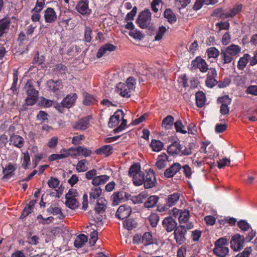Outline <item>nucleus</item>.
<instances>
[{
	"instance_id": "1",
	"label": "nucleus",
	"mask_w": 257,
	"mask_h": 257,
	"mask_svg": "<svg viewBox=\"0 0 257 257\" xmlns=\"http://www.w3.org/2000/svg\"><path fill=\"white\" fill-rule=\"evenodd\" d=\"M170 214L175 218H178L180 225H184L188 229L193 228V223L189 220L190 212L188 210L178 209L175 207L171 210Z\"/></svg>"
},
{
	"instance_id": "2",
	"label": "nucleus",
	"mask_w": 257,
	"mask_h": 257,
	"mask_svg": "<svg viewBox=\"0 0 257 257\" xmlns=\"http://www.w3.org/2000/svg\"><path fill=\"white\" fill-rule=\"evenodd\" d=\"M241 47L235 44H231L226 48L222 49L220 56L224 64L231 62L233 57L237 56L241 52Z\"/></svg>"
},
{
	"instance_id": "3",
	"label": "nucleus",
	"mask_w": 257,
	"mask_h": 257,
	"mask_svg": "<svg viewBox=\"0 0 257 257\" xmlns=\"http://www.w3.org/2000/svg\"><path fill=\"white\" fill-rule=\"evenodd\" d=\"M128 174L133 177L134 184L136 186H140L143 184V173L141 171V166L138 163L132 165L130 168Z\"/></svg>"
},
{
	"instance_id": "4",
	"label": "nucleus",
	"mask_w": 257,
	"mask_h": 257,
	"mask_svg": "<svg viewBox=\"0 0 257 257\" xmlns=\"http://www.w3.org/2000/svg\"><path fill=\"white\" fill-rule=\"evenodd\" d=\"M151 13L148 9L140 13L137 19V23L140 28L146 29L151 27Z\"/></svg>"
},
{
	"instance_id": "5",
	"label": "nucleus",
	"mask_w": 257,
	"mask_h": 257,
	"mask_svg": "<svg viewBox=\"0 0 257 257\" xmlns=\"http://www.w3.org/2000/svg\"><path fill=\"white\" fill-rule=\"evenodd\" d=\"M77 98V95L76 93L73 95L69 94L64 98L61 101V104H58L55 106V108L60 112H63V107L69 108L71 107L75 102Z\"/></svg>"
},
{
	"instance_id": "6",
	"label": "nucleus",
	"mask_w": 257,
	"mask_h": 257,
	"mask_svg": "<svg viewBox=\"0 0 257 257\" xmlns=\"http://www.w3.org/2000/svg\"><path fill=\"white\" fill-rule=\"evenodd\" d=\"M188 230L184 225H179L174 230V239L177 243L183 244L186 240V234Z\"/></svg>"
},
{
	"instance_id": "7",
	"label": "nucleus",
	"mask_w": 257,
	"mask_h": 257,
	"mask_svg": "<svg viewBox=\"0 0 257 257\" xmlns=\"http://www.w3.org/2000/svg\"><path fill=\"white\" fill-rule=\"evenodd\" d=\"M143 184L145 188H151L154 187L156 183V179L154 175V172L151 169H150L144 176L143 174Z\"/></svg>"
},
{
	"instance_id": "8",
	"label": "nucleus",
	"mask_w": 257,
	"mask_h": 257,
	"mask_svg": "<svg viewBox=\"0 0 257 257\" xmlns=\"http://www.w3.org/2000/svg\"><path fill=\"white\" fill-rule=\"evenodd\" d=\"M244 237L238 234L232 237L230 240L231 247L234 250H238L243 247Z\"/></svg>"
},
{
	"instance_id": "9",
	"label": "nucleus",
	"mask_w": 257,
	"mask_h": 257,
	"mask_svg": "<svg viewBox=\"0 0 257 257\" xmlns=\"http://www.w3.org/2000/svg\"><path fill=\"white\" fill-rule=\"evenodd\" d=\"M177 224V221L172 217H166L163 221V226L168 232L174 230L178 226Z\"/></svg>"
},
{
	"instance_id": "10",
	"label": "nucleus",
	"mask_w": 257,
	"mask_h": 257,
	"mask_svg": "<svg viewBox=\"0 0 257 257\" xmlns=\"http://www.w3.org/2000/svg\"><path fill=\"white\" fill-rule=\"evenodd\" d=\"M131 212L132 209L129 206L123 205L118 207L115 215L119 219L122 220L128 217Z\"/></svg>"
},
{
	"instance_id": "11",
	"label": "nucleus",
	"mask_w": 257,
	"mask_h": 257,
	"mask_svg": "<svg viewBox=\"0 0 257 257\" xmlns=\"http://www.w3.org/2000/svg\"><path fill=\"white\" fill-rule=\"evenodd\" d=\"M217 77V72L213 68L209 69L208 73L206 80V85L208 87L212 88L217 84L215 77Z\"/></svg>"
},
{
	"instance_id": "12",
	"label": "nucleus",
	"mask_w": 257,
	"mask_h": 257,
	"mask_svg": "<svg viewBox=\"0 0 257 257\" xmlns=\"http://www.w3.org/2000/svg\"><path fill=\"white\" fill-rule=\"evenodd\" d=\"M218 101L222 103L220 106V112L222 115L227 114L229 111L228 105L230 104L231 99L228 96L225 95L218 98Z\"/></svg>"
},
{
	"instance_id": "13",
	"label": "nucleus",
	"mask_w": 257,
	"mask_h": 257,
	"mask_svg": "<svg viewBox=\"0 0 257 257\" xmlns=\"http://www.w3.org/2000/svg\"><path fill=\"white\" fill-rule=\"evenodd\" d=\"M124 116L123 112L120 109L117 110L113 115H112L108 122V126L110 127H113L117 126L120 119Z\"/></svg>"
},
{
	"instance_id": "14",
	"label": "nucleus",
	"mask_w": 257,
	"mask_h": 257,
	"mask_svg": "<svg viewBox=\"0 0 257 257\" xmlns=\"http://www.w3.org/2000/svg\"><path fill=\"white\" fill-rule=\"evenodd\" d=\"M44 17L47 23H54L57 19V16L54 10L52 8H48L44 11Z\"/></svg>"
},
{
	"instance_id": "15",
	"label": "nucleus",
	"mask_w": 257,
	"mask_h": 257,
	"mask_svg": "<svg viewBox=\"0 0 257 257\" xmlns=\"http://www.w3.org/2000/svg\"><path fill=\"white\" fill-rule=\"evenodd\" d=\"M89 126V117H85L75 122L73 125V127L77 131H84L86 130Z\"/></svg>"
},
{
	"instance_id": "16",
	"label": "nucleus",
	"mask_w": 257,
	"mask_h": 257,
	"mask_svg": "<svg viewBox=\"0 0 257 257\" xmlns=\"http://www.w3.org/2000/svg\"><path fill=\"white\" fill-rule=\"evenodd\" d=\"M126 193L122 191L115 192L111 196V200L113 206H116L124 200Z\"/></svg>"
},
{
	"instance_id": "17",
	"label": "nucleus",
	"mask_w": 257,
	"mask_h": 257,
	"mask_svg": "<svg viewBox=\"0 0 257 257\" xmlns=\"http://www.w3.org/2000/svg\"><path fill=\"white\" fill-rule=\"evenodd\" d=\"M181 169V166L179 163H176L172 165L170 167L166 169L164 172V175L168 178L174 176Z\"/></svg>"
},
{
	"instance_id": "18",
	"label": "nucleus",
	"mask_w": 257,
	"mask_h": 257,
	"mask_svg": "<svg viewBox=\"0 0 257 257\" xmlns=\"http://www.w3.org/2000/svg\"><path fill=\"white\" fill-rule=\"evenodd\" d=\"M47 85L49 89L56 94H58L63 87L60 80L55 81L52 79L50 80L47 82Z\"/></svg>"
},
{
	"instance_id": "19",
	"label": "nucleus",
	"mask_w": 257,
	"mask_h": 257,
	"mask_svg": "<svg viewBox=\"0 0 257 257\" xmlns=\"http://www.w3.org/2000/svg\"><path fill=\"white\" fill-rule=\"evenodd\" d=\"M182 148L179 142L175 141L169 145L167 148V152L171 155H179L181 152V149Z\"/></svg>"
},
{
	"instance_id": "20",
	"label": "nucleus",
	"mask_w": 257,
	"mask_h": 257,
	"mask_svg": "<svg viewBox=\"0 0 257 257\" xmlns=\"http://www.w3.org/2000/svg\"><path fill=\"white\" fill-rule=\"evenodd\" d=\"M15 170L16 168L12 164H9L6 166L5 168H3V172L4 176L3 177L2 180L6 181L13 177Z\"/></svg>"
},
{
	"instance_id": "21",
	"label": "nucleus",
	"mask_w": 257,
	"mask_h": 257,
	"mask_svg": "<svg viewBox=\"0 0 257 257\" xmlns=\"http://www.w3.org/2000/svg\"><path fill=\"white\" fill-rule=\"evenodd\" d=\"M117 92L121 96L124 97H130L132 95V92L128 89V87L125 83H119L117 86Z\"/></svg>"
},
{
	"instance_id": "22",
	"label": "nucleus",
	"mask_w": 257,
	"mask_h": 257,
	"mask_svg": "<svg viewBox=\"0 0 257 257\" xmlns=\"http://www.w3.org/2000/svg\"><path fill=\"white\" fill-rule=\"evenodd\" d=\"M10 141L15 146L21 148L24 145V139L21 136L15 134H10Z\"/></svg>"
},
{
	"instance_id": "23",
	"label": "nucleus",
	"mask_w": 257,
	"mask_h": 257,
	"mask_svg": "<svg viewBox=\"0 0 257 257\" xmlns=\"http://www.w3.org/2000/svg\"><path fill=\"white\" fill-rule=\"evenodd\" d=\"M25 89L27 91L28 96L34 97H38L39 92L33 87V80H29L27 81L25 86Z\"/></svg>"
},
{
	"instance_id": "24",
	"label": "nucleus",
	"mask_w": 257,
	"mask_h": 257,
	"mask_svg": "<svg viewBox=\"0 0 257 257\" xmlns=\"http://www.w3.org/2000/svg\"><path fill=\"white\" fill-rule=\"evenodd\" d=\"M116 47L111 44H106L102 46L97 53L96 56L99 58L101 57L106 52H111L115 50Z\"/></svg>"
},
{
	"instance_id": "25",
	"label": "nucleus",
	"mask_w": 257,
	"mask_h": 257,
	"mask_svg": "<svg viewBox=\"0 0 257 257\" xmlns=\"http://www.w3.org/2000/svg\"><path fill=\"white\" fill-rule=\"evenodd\" d=\"M76 9L79 13L82 15L88 14L89 11L88 1L83 0L79 2L76 7Z\"/></svg>"
},
{
	"instance_id": "26",
	"label": "nucleus",
	"mask_w": 257,
	"mask_h": 257,
	"mask_svg": "<svg viewBox=\"0 0 257 257\" xmlns=\"http://www.w3.org/2000/svg\"><path fill=\"white\" fill-rule=\"evenodd\" d=\"M102 190L99 187H93L91 189L89 194V200L90 203H93L95 200L100 198Z\"/></svg>"
},
{
	"instance_id": "27",
	"label": "nucleus",
	"mask_w": 257,
	"mask_h": 257,
	"mask_svg": "<svg viewBox=\"0 0 257 257\" xmlns=\"http://www.w3.org/2000/svg\"><path fill=\"white\" fill-rule=\"evenodd\" d=\"M109 179V176L106 175H99L95 176L93 178L91 183L97 187L98 186L104 184Z\"/></svg>"
},
{
	"instance_id": "28",
	"label": "nucleus",
	"mask_w": 257,
	"mask_h": 257,
	"mask_svg": "<svg viewBox=\"0 0 257 257\" xmlns=\"http://www.w3.org/2000/svg\"><path fill=\"white\" fill-rule=\"evenodd\" d=\"M242 8V5L241 4L236 5L232 9L230 10L229 12L223 13L221 15L222 18H227L229 17H233L236 14L241 12Z\"/></svg>"
},
{
	"instance_id": "29",
	"label": "nucleus",
	"mask_w": 257,
	"mask_h": 257,
	"mask_svg": "<svg viewBox=\"0 0 257 257\" xmlns=\"http://www.w3.org/2000/svg\"><path fill=\"white\" fill-rule=\"evenodd\" d=\"M192 64L194 66H196L202 72H206L208 70H209L207 64L203 59H197L192 62Z\"/></svg>"
},
{
	"instance_id": "30",
	"label": "nucleus",
	"mask_w": 257,
	"mask_h": 257,
	"mask_svg": "<svg viewBox=\"0 0 257 257\" xmlns=\"http://www.w3.org/2000/svg\"><path fill=\"white\" fill-rule=\"evenodd\" d=\"M168 162V156L165 153L159 155L156 163V166L159 169L165 168Z\"/></svg>"
},
{
	"instance_id": "31",
	"label": "nucleus",
	"mask_w": 257,
	"mask_h": 257,
	"mask_svg": "<svg viewBox=\"0 0 257 257\" xmlns=\"http://www.w3.org/2000/svg\"><path fill=\"white\" fill-rule=\"evenodd\" d=\"M106 201L102 197L98 199L96 202V206L95 210L97 213H101L104 212L106 208Z\"/></svg>"
},
{
	"instance_id": "32",
	"label": "nucleus",
	"mask_w": 257,
	"mask_h": 257,
	"mask_svg": "<svg viewBox=\"0 0 257 257\" xmlns=\"http://www.w3.org/2000/svg\"><path fill=\"white\" fill-rule=\"evenodd\" d=\"M180 197V195L178 193H173L168 197L166 201V207L169 208L174 206L178 201Z\"/></svg>"
},
{
	"instance_id": "33",
	"label": "nucleus",
	"mask_w": 257,
	"mask_h": 257,
	"mask_svg": "<svg viewBox=\"0 0 257 257\" xmlns=\"http://www.w3.org/2000/svg\"><path fill=\"white\" fill-rule=\"evenodd\" d=\"M250 56L248 54H244L240 57L237 62V67L239 70H242L246 67Z\"/></svg>"
},
{
	"instance_id": "34",
	"label": "nucleus",
	"mask_w": 257,
	"mask_h": 257,
	"mask_svg": "<svg viewBox=\"0 0 257 257\" xmlns=\"http://www.w3.org/2000/svg\"><path fill=\"white\" fill-rule=\"evenodd\" d=\"M10 25V22L9 20L4 19L0 21V38H2L4 34L8 32Z\"/></svg>"
},
{
	"instance_id": "35",
	"label": "nucleus",
	"mask_w": 257,
	"mask_h": 257,
	"mask_svg": "<svg viewBox=\"0 0 257 257\" xmlns=\"http://www.w3.org/2000/svg\"><path fill=\"white\" fill-rule=\"evenodd\" d=\"M229 251L227 246L215 247L213 249L214 253L219 257H225Z\"/></svg>"
},
{
	"instance_id": "36",
	"label": "nucleus",
	"mask_w": 257,
	"mask_h": 257,
	"mask_svg": "<svg viewBox=\"0 0 257 257\" xmlns=\"http://www.w3.org/2000/svg\"><path fill=\"white\" fill-rule=\"evenodd\" d=\"M142 243L146 247L154 243L153 237L150 232H145L142 236Z\"/></svg>"
},
{
	"instance_id": "37",
	"label": "nucleus",
	"mask_w": 257,
	"mask_h": 257,
	"mask_svg": "<svg viewBox=\"0 0 257 257\" xmlns=\"http://www.w3.org/2000/svg\"><path fill=\"white\" fill-rule=\"evenodd\" d=\"M87 241V237L84 234H80L77 236L74 241V246L77 248L81 247Z\"/></svg>"
},
{
	"instance_id": "38",
	"label": "nucleus",
	"mask_w": 257,
	"mask_h": 257,
	"mask_svg": "<svg viewBox=\"0 0 257 257\" xmlns=\"http://www.w3.org/2000/svg\"><path fill=\"white\" fill-rule=\"evenodd\" d=\"M206 98L205 94L202 91H198L196 93V102L197 106L202 107L204 106Z\"/></svg>"
},
{
	"instance_id": "39",
	"label": "nucleus",
	"mask_w": 257,
	"mask_h": 257,
	"mask_svg": "<svg viewBox=\"0 0 257 257\" xmlns=\"http://www.w3.org/2000/svg\"><path fill=\"white\" fill-rule=\"evenodd\" d=\"M159 197L156 195L150 196L145 202L144 206L146 208H152L157 204Z\"/></svg>"
},
{
	"instance_id": "40",
	"label": "nucleus",
	"mask_w": 257,
	"mask_h": 257,
	"mask_svg": "<svg viewBox=\"0 0 257 257\" xmlns=\"http://www.w3.org/2000/svg\"><path fill=\"white\" fill-rule=\"evenodd\" d=\"M88 162L85 159L80 160L76 166V170L78 172H84L87 170Z\"/></svg>"
},
{
	"instance_id": "41",
	"label": "nucleus",
	"mask_w": 257,
	"mask_h": 257,
	"mask_svg": "<svg viewBox=\"0 0 257 257\" xmlns=\"http://www.w3.org/2000/svg\"><path fill=\"white\" fill-rule=\"evenodd\" d=\"M35 201H31L29 202V204L24 208L23 211L21 215V218H24L27 216L30 213H31L34 209Z\"/></svg>"
},
{
	"instance_id": "42",
	"label": "nucleus",
	"mask_w": 257,
	"mask_h": 257,
	"mask_svg": "<svg viewBox=\"0 0 257 257\" xmlns=\"http://www.w3.org/2000/svg\"><path fill=\"white\" fill-rule=\"evenodd\" d=\"M84 100L83 103L86 105H90L94 104L96 101L95 98L92 95L87 93V92L83 93Z\"/></svg>"
},
{
	"instance_id": "43",
	"label": "nucleus",
	"mask_w": 257,
	"mask_h": 257,
	"mask_svg": "<svg viewBox=\"0 0 257 257\" xmlns=\"http://www.w3.org/2000/svg\"><path fill=\"white\" fill-rule=\"evenodd\" d=\"M147 196L148 194L146 192H142L138 195L133 196L132 200L134 204L142 203Z\"/></svg>"
},
{
	"instance_id": "44",
	"label": "nucleus",
	"mask_w": 257,
	"mask_h": 257,
	"mask_svg": "<svg viewBox=\"0 0 257 257\" xmlns=\"http://www.w3.org/2000/svg\"><path fill=\"white\" fill-rule=\"evenodd\" d=\"M164 16L170 23H174L176 21V17L170 9H166L164 12Z\"/></svg>"
},
{
	"instance_id": "45",
	"label": "nucleus",
	"mask_w": 257,
	"mask_h": 257,
	"mask_svg": "<svg viewBox=\"0 0 257 257\" xmlns=\"http://www.w3.org/2000/svg\"><path fill=\"white\" fill-rule=\"evenodd\" d=\"M173 121V117L171 115H168L163 119L162 125L165 129L168 130L172 126Z\"/></svg>"
},
{
	"instance_id": "46",
	"label": "nucleus",
	"mask_w": 257,
	"mask_h": 257,
	"mask_svg": "<svg viewBox=\"0 0 257 257\" xmlns=\"http://www.w3.org/2000/svg\"><path fill=\"white\" fill-rule=\"evenodd\" d=\"M151 147L153 151L159 152L162 150L163 147V143L160 141L152 140L151 143Z\"/></svg>"
},
{
	"instance_id": "47",
	"label": "nucleus",
	"mask_w": 257,
	"mask_h": 257,
	"mask_svg": "<svg viewBox=\"0 0 257 257\" xmlns=\"http://www.w3.org/2000/svg\"><path fill=\"white\" fill-rule=\"evenodd\" d=\"M112 150V147L110 145H105L100 148L97 149L95 153L98 155H108Z\"/></svg>"
},
{
	"instance_id": "48",
	"label": "nucleus",
	"mask_w": 257,
	"mask_h": 257,
	"mask_svg": "<svg viewBox=\"0 0 257 257\" xmlns=\"http://www.w3.org/2000/svg\"><path fill=\"white\" fill-rule=\"evenodd\" d=\"M66 205L72 209H75L79 206V203L75 198L66 199Z\"/></svg>"
},
{
	"instance_id": "49",
	"label": "nucleus",
	"mask_w": 257,
	"mask_h": 257,
	"mask_svg": "<svg viewBox=\"0 0 257 257\" xmlns=\"http://www.w3.org/2000/svg\"><path fill=\"white\" fill-rule=\"evenodd\" d=\"M125 84L128 87V89L133 92L135 91L136 88V80L134 77H130L127 79Z\"/></svg>"
},
{
	"instance_id": "50",
	"label": "nucleus",
	"mask_w": 257,
	"mask_h": 257,
	"mask_svg": "<svg viewBox=\"0 0 257 257\" xmlns=\"http://www.w3.org/2000/svg\"><path fill=\"white\" fill-rule=\"evenodd\" d=\"M79 147H72L70 148L68 150L65 151L66 155H67V158L69 156L71 157H76V156H79V151H78Z\"/></svg>"
},
{
	"instance_id": "51",
	"label": "nucleus",
	"mask_w": 257,
	"mask_h": 257,
	"mask_svg": "<svg viewBox=\"0 0 257 257\" xmlns=\"http://www.w3.org/2000/svg\"><path fill=\"white\" fill-rule=\"evenodd\" d=\"M47 211L53 215H59L58 217L60 219L63 217L61 209L58 207H50L47 209Z\"/></svg>"
},
{
	"instance_id": "52",
	"label": "nucleus",
	"mask_w": 257,
	"mask_h": 257,
	"mask_svg": "<svg viewBox=\"0 0 257 257\" xmlns=\"http://www.w3.org/2000/svg\"><path fill=\"white\" fill-rule=\"evenodd\" d=\"M148 219L151 226L155 227L158 224V222L159 220V217L157 213H153L150 215Z\"/></svg>"
},
{
	"instance_id": "53",
	"label": "nucleus",
	"mask_w": 257,
	"mask_h": 257,
	"mask_svg": "<svg viewBox=\"0 0 257 257\" xmlns=\"http://www.w3.org/2000/svg\"><path fill=\"white\" fill-rule=\"evenodd\" d=\"M92 29L89 27H85L84 40L86 43H89L92 39Z\"/></svg>"
},
{
	"instance_id": "54",
	"label": "nucleus",
	"mask_w": 257,
	"mask_h": 257,
	"mask_svg": "<svg viewBox=\"0 0 257 257\" xmlns=\"http://www.w3.org/2000/svg\"><path fill=\"white\" fill-rule=\"evenodd\" d=\"M209 58H216L219 54V51L215 47H211L207 50Z\"/></svg>"
},
{
	"instance_id": "55",
	"label": "nucleus",
	"mask_w": 257,
	"mask_h": 257,
	"mask_svg": "<svg viewBox=\"0 0 257 257\" xmlns=\"http://www.w3.org/2000/svg\"><path fill=\"white\" fill-rule=\"evenodd\" d=\"M67 158V155H66L65 152L61 154H54L51 155H50L49 158L48 160L50 161H54L55 160H60L64 158Z\"/></svg>"
},
{
	"instance_id": "56",
	"label": "nucleus",
	"mask_w": 257,
	"mask_h": 257,
	"mask_svg": "<svg viewBox=\"0 0 257 257\" xmlns=\"http://www.w3.org/2000/svg\"><path fill=\"white\" fill-rule=\"evenodd\" d=\"M166 29L164 26H162L161 27H160L159 30L157 32L156 36L155 37V40L159 41L161 40L163 35L166 32Z\"/></svg>"
},
{
	"instance_id": "57",
	"label": "nucleus",
	"mask_w": 257,
	"mask_h": 257,
	"mask_svg": "<svg viewBox=\"0 0 257 257\" xmlns=\"http://www.w3.org/2000/svg\"><path fill=\"white\" fill-rule=\"evenodd\" d=\"M238 227L242 231H245L248 230L250 228V225L244 220L239 221L237 223Z\"/></svg>"
},
{
	"instance_id": "58",
	"label": "nucleus",
	"mask_w": 257,
	"mask_h": 257,
	"mask_svg": "<svg viewBox=\"0 0 257 257\" xmlns=\"http://www.w3.org/2000/svg\"><path fill=\"white\" fill-rule=\"evenodd\" d=\"M136 222L132 220H126L123 222L124 227L128 230L136 227Z\"/></svg>"
},
{
	"instance_id": "59",
	"label": "nucleus",
	"mask_w": 257,
	"mask_h": 257,
	"mask_svg": "<svg viewBox=\"0 0 257 257\" xmlns=\"http://www.w3.org/2000/svg\"><path fill=\"white\" fill-rule=\"evenodd\" d=\"M45 5V0H37L36 6L34 9L32 10V12H41Z\"/></svg>"
},
{
	"instance_id": "60",
	"label": "nucleus",
	"mask_w": 257,
	"mask_h": 257,
	"mask_svg": "<svg viewBox=\"0 0 257 257\" xmlns=\"http://www.w3.org/2000/svg\"><path fill=\"white\" fill-rule=\"evenodd\" d=\"M175 128L177 132H179L183 134L187 133V131L183 130L184 125H183L181 120H177L174 124Z\"/></svg>"
},
{
	"instance_id": "61",
	"label": "nucleus",
	"mask_w": 257,
	"mask_h": 257,
	"mask_svg": "<svg viewBox=\"0 0 257 257\" xmlns=\"http://www.w3.org/2000/svg\"><path fill=\"white\" fill-rule=\"evenodd\" d=\"M58 138L57 137H53L50 139L47 143V146L53 149L56 147L58 144Z\"/></svg>"
},
{
	"instance_id": "62",
	"label": "nucleus",
	"mask_w": 257,
	"mask_h": 257,
	"mask_svg": "<svg viewBox=\"0 0 257 257\" xmlns=\"http://www.w3.org/2000/svg\"><path fill=\"white\" fill-rule=\"evenodd\" d=\"M246 93L254 96H257V85H250L245 90Z\"/></svg>"
},
{
	"instance_id": "63",
	"label": "nucleus",
	"mask_w": 257,
	"mask_h": 257,
	"mask_svg": "<svg viewBox=\"0 0 257 257\" xmlns=\"http://www.w3.org/2000/svg\"><path fill=\"white\" fill-rule=\"evenodd\" d=\"M79 148L78 151H79L80 156L88 157L91 154V151L86 148L79 146Z\"/></svg>"
},
{
	"instance_id": "64",
	"label": "nucleus",
	"mask_w": 257,
	"mask_h": 257,
	"mask_svg": "<svg viewBox=\"0 0 257 257\" xmlns=\"http://www.w3.org/2000/svg\"><path fill=\"white\" fill-rule=\"evenodd\" d=\"M49 115L44 111H40L37 115V119L38 120L44 122L48 120Z\"/></svg>"
}]
</instances>
